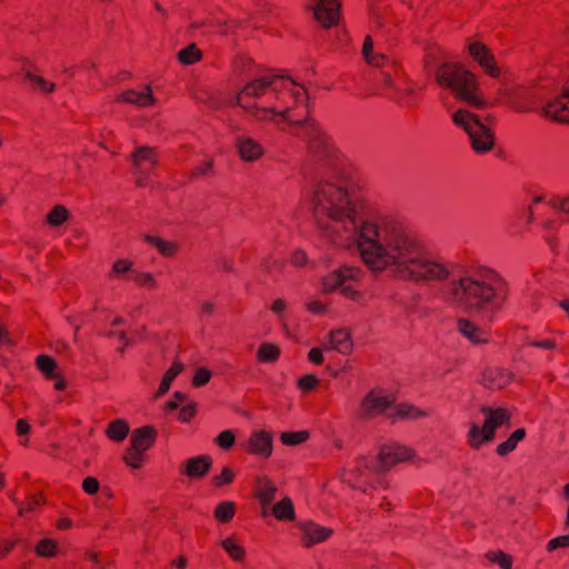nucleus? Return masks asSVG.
Listing matches in <instances>:
<instances>
[{
  "mask_svg": "<svg viewBox=\"0 0 569 569\" xmlns=\"http://www.w3.org/2000/svg\"><path fill=\"white\" fill-rule=\"evenodd\" d=\"M308 97L302 84L277 74L248 81L236 97V104L251 119L273 123L279 130L297 128L308 152L321 162L323 174L306 201L317 213H365L373 211V199L350 177V163L333 141L309 117Z\"/></svg>",
  "mask_w": 569,
  "mask_h": 569,
  "instance_id": "obj_1",
  "label": "nucleus"
},
{
  "mask_svg": "<svg viewBox=\"0 0 569 569\" xmlns=\"http://www.w3.org/2000/svg\"><path fill=\"white\" fill-rule=\"evenodd\" d=\"M439 86L448 88L456 98L467 104L483 109L487 101L481 97L476 76L455 63H442L436 71Z\"/></svg>",
  "mask_w": 569,
  "mask_h": 569,
  "instance_id": "obj_2",
  "label": "nucleus"
},
{
  "mask_svg": "<svg viewBox=\"0 0 569 569\" xmlns=\"http://www.w3.org/2000/svg\"><path fill=\"white\" fill-rule=\"evenodd\" d=\"M360 254L372 271H382L391 266H402L410 256V244L406 240L379 242H359Z\"/></svg>",
  "mask_w": 569,
  "mask_h": 569,
  "instance_id": "obj_3",
  "label": "nucleus"
},
{
  "mask_svg": "<svg viewBox=\"0 0 569 569\" xmlns=\"http://www.w3.org/2000/svg\"><path fill=\"white\" fill-rule=\"evenodd\" d=\"M455 124L467 133L470 146L476 153L483 154L495 147V133L478 116L468 110L459 109L452 113Z\"/></svg>",
  "mask_w": 569,
  "mask_h": 569,
  "instance_id": "obj_4",
  "label": "nucleus"
},
{
  "mask_svg": "<svg viewBox=\"0 0 569 569\" xmlns=\"http://www.w3.org/2000/svg\"><path fill=\"white\" fill-rule=\"evenodd\" d=\"M455 300L467 308L479 309L495 296L493 289L471 278L460 279L452 289Z\"/></svg>",
  "mask_w": 569,
  "mask_h": 569,
  "instance_id": "obj_5",
  "label": "nucleus"
},
{
  "mask_svg": "<svg viewBox=\"0 0 569 569\" xmlns=\"http://www.w3.org/2000/svg\"><path fill=\"white\" fill-rule=\"evenodd\" d=\"M357 278V270L352 267H341L326 273L321 279V290L325 293H340L348 299L357 300L360 291L353 284Z\"/></svg>",
  "mask_w": 569,
  "mask_h": 569,
  "instance_id": "obj_6",
  "label": "nucleus"
},
{
  "mask_svg": "<svg viewBox=\"0 0 569 569\" xmlns=\"http://www.w3.org/2000/svg\"><path fill=\"white\" fill-rule=\"evenodd\" d=\"M482 411L486 415V420L482 428L475 425L469 431V438L473 447H477L486 441H490L495 436L496 428L509 420V415L506 409L485 408Z\"/></svg>",
  "mask_w": 569,
  "mask_h": 569,
  "instance_id": "obj_7",
  "label": "nucleus"
},
{
  "mask_svg": "<svg viewBox=\"0 0 569 569\" xmlns=\"http://www.w3.org/2000/svg\"><path fill=\"white\" fill-rule=\"evenodd\" d=\"M131 161L133 164V173L136 176L137 184L139 187H144L148 176L158 164L156 150L150 147H139L131 154Z\"/></svg>",
  "mask_w": 569,
  "mask_h": 569,
  "instance_id": "obj_8",
  "label": "nucleus"
},
{
  "mask_svg": "<svg viewBox=\"0 0 569 569\" xmlns=\"http://www.w3.org/2000/svg\"><path fill=\"white\" fill-rule=\"evenodd\" d=\"M403 268L418 279L436 280L448 277V271L442 264L429 260L415 259L411 254L405 261Z\"/></svg>",
  "mask_w": 569,
  "mask_h": 569,
  "instance_id": "obj_9",
  "label": "nucleus"
},
{
  "mask_svg": "<svg viewBox=\"0 0 569 569\" xmlns=\"http://www.w3.org/2000/svg\"><path fill=\"white\" fill-rule=\"evenodd\" d=\"M468 51L489 77H500V68L497 64L496 58L485 43L472 41L468 44Z\"/></svg>",
  "mask_w": 569,
  "mask_h": 569,
  "instance_id": "obj_10",
  "label": "nucleus"
},
{
  "mask_svg": "<svg viewBox=\"0 0 569 569\" xmlns=\"http://www.w3.org/2000/svg\"><path fill=\"white\" fill-rule=\"evenodd\" d=\"M339 0H310L309 8L315 19L325 28L336 24L339 20Z\"/></svg>",
  "mask_w": 569,
  "mask_h": 569,
  "instance_id": "obj_11",
  "label": "nucleus"
},
{
  "mask_svg": "<svg viewBox=\"0 0 569 569\" xmlns=\"http://www.w3.org/2000/svg\"><path fill=\"white\" fill-rule=\"evenodd\" d=\"M329 350L337 353L349 356L356 349L353 333L348 328H336L328 335Z\"/></svg>",
  "mask_w": 569,
  "mask_h": 569,
  "instance_id": "obj_12",
  "label": "nucleus"
},
{
  "mask_svg": "<svg viewBox=\"0 0 569 569\" xmlns=\"http://www.w3.org/2000/svg\"><path fill=\"white\" fill-rule=\"evenodd\" d=\"M545 117L561 123H569V91L548 101L543 108Z\"/></svg>",
  "mask_w": 569,
  "mask_h": 569,
  "instance_id": "obj_13",
  "label": "nucleus"
},
{
  "mask_svg": "<svg viewBox=\"0 0 569 569\" xmlns=\"http://www.w3.org/2000/svg\"><path fill=\"white\" fill-rule=\"evenodd\" d=\"M458 331L471 343L485 346L489 342V336L486 330L477 322L461 318L457 321Z\"/></svg>",
  "mask_w": 569,
  "mask_h": 569,
  "instance_id": "obj_14",
  "label": "nucleus"
},
{
  "mask_svg": "<svg viewBox=\"0 0 569 569\" xmlns=\"http://www.w3.org/2000/svg\"><path fill=\"white\" fill-rule=\"evenodd\" d=\"M236 147L239 157L246 162H256L264 154L262 144L251 137H238Z\"/></svg>",
  "mask_w": 569,
  "mask_h": 569,
  "instance_id": "obj_15",
  "label": "nucleus"
},
{
  "mask_svg": "<svg viewBox=\"0 0 569 569\" xmlns=\"http://www.w3.org/2000/svg\"><path fill=\"white\" fill-rule=\"evenodd\" d=\"M272 436L264 431H256L248 439V451L251 455L269 458L272 455Z\"/></svg>",
  "mask_w": 569,
  "mask_h": 569,
  "instance_id": "obj_16",
  "label": "nucleus"
},
{
  "mask_svg": "<svg viewBox=\"0 0 569 569\" xmlns=\"http://www.w3.org/2000/svg\"><path fill=\"white\" fill-rule=\"evenodd\" d=\"M116 101L131 103L139 108H146L154 104L156 99L152 96L151 88L146 86L141 90L130 89L123 91L117 97Z\"/></svg>",
  "mask_w": 569,
  "mask_h": 569,
  "instance_id": "obj_17",
  "label": "nucleus"
},
{
  "mask_svg": "<svg viewBox=\"0 0 569 569\" xmlns=\"http://www.w3.org/2000/svg\"><path fill=\"white\" fill-rule=\"evenodd\" d=\"M415 457V450L410 448H397L395 450H381L378 460L381 468L388 469L399 462L409 461Z\"/></svg>",
  "mask_w": 569,
  "mask_h": 569,
  "instance_id": "obj_18",
  "label": "nucleus"
},
{
  "mask_svg": "<svg viewBox=\"0 0 569 569\" xmlns=\"http://www.w3.org/2000/svg\"><path fill=\"white\" fill-rule=\"evenodd\" d=\"M361 54L367 64L376 68H382L388 64V57L381 51H377L370 36L365 38Z\"/></svg>",
  "mask_w": 569,
  "mask_h": 569,
  "instance_id": "obj_19",
  "label": "nucleus"
},
{
  "mask_svg": "<svg viewBox=\"0 0 569 569\" xmlns=\"http://www.w3.org/2000/svg\"><path fill=\"white\" fill-rule=\"evenodd\" d=\"M156 438V430L152 427L137 429L130 439V447L146 453Z\"/></svg>",
  "mask_w": 569,
  "mask_h": 569,
  "instance_id": "obj_20",
  "label": "nucleus"
},
{
  "mask_svg": "<svg viewBox=\"0 0 569 569\" xmlns=\"http://www.w3.org/2000/svg\"><path fill=\"white\" fill-rule=\"evenodd\" d=\"M303 540L309 547L316 543L325 542L331 536L332 530L328 527L310 522L303 527Z\"/></svg>",
  "mask_w": 569,
  "mask_h": 569,
  "instance_id": "obj_21",
  "label": "nucleus"
},
{
  "mask_svg": "<svg viewBox=\"0 0 569 569\" xmlns=\"http://www.w3.org/2000/svg\"><path fill=\"white\" fill-rule=\"evenodd\" d=\"M271 512L277 520L280 521H295L296 511L293 502L290 498L284 497L279 502L272 506Z\"/></svg>",
  "mask_w": 569,
  "mask_h": 569,
  "instance_id": "obj_22",
  "label": "nucleus"
},
{
  "mask_svg": "<svg viewBox=\"0 0 569 569\" xmlns=\"http://www.w3.org/2000/svg\"><path fill=\"white\" fill-rule=\"evenodd\" d=\"M393 400L389 399L388 397H380L376 395L375 392H369L365 399L362 400V408L367 412H383Z\"/></svg>",
  "mask_w": 569,
  "mask_h": 569,
  "instance_id": "obj_23",
  "label": "nucleus"
},
{
  "mask_svg": "<svg viewBox=\"0 0 569 569\" xmlns=\"http://www.w3.org/2000/svg\"><path fill=\"white\" fill-rule=\"evenodd\" d=\"M211 462L207 457H196L186 463L184 472L189 478L202 477L210 469Z\"/></svg>",
  "mask_w": 569,
  "mask_h": 569,
  "instance_id": "obj_24",
  "label": "nucleus"
},
{
  "mask_svg": "<svg viewBox=\"0 0 569 569\" xmlns=\"http://www.w3.org/2000/svg\"><path fill=\"white\" fill-rule=\"evenodd\" d=\"M34 365L39 372L49 380L51 377H53L59 369L58 362L54 358L48 355H39L34 359Z\"/></svg>",
  "mask_w": 569,
  "mask_h": 569,
  "instance_id": "obj_25",
  "label": "nucleus"
},
{
  "mask_svg": "<svg viewBox=\"0 0 569 569\" xmlns=\"http://www.w3.org/2000/svg\"><path fill=\"white\" fill-rule=\"evenodd\" d=\"M281 349L274 343H262L257 350V359L259 362H274L280 358Z\"/></svg>",
  "mask_w": 569,
  "mask_h": 569,
  "instance_id": "obj_26",
  "label": "nucleus"
},
{
  "mask_svg": "<svg viewBox=\"0 0 569 569\" xmlns=\"http://www.w3.org/2000/svg\"><path fill=\"white\" fill-rule=\"evenodd\" d=\"M177 58L180 63H182L184 66H190V64H193L201 60L202 52L197 47L196 43H191V44L187 46L186 48H183L182 50H180L177 54Z\"/></svg>",
  "mask_w": 569,
  "mask_h": 569,
  "instance_id": "obj_27",
  "label": "nucleus"
},
{
  "mask_svg": "<svg viewBox=\"0 0 569 569\" xmlns=\"http://www.w3.org/2000/svg\"><path fill=\"white\" fill-rule=\"evenodd\" d=\"M129 430V426L126 421L116 420L108 426L106 433L108 438L113 441H122L127 438Z\"/></svg>",
  "mask_w": 569,
  "mask_h": 569,
  "instance_id": "obj_28",
  "label": "nucleus"
},
{
  "mask_svg": "<svg viewBox=\"0 0 569 569\" xmlns=\"http://www.w3.org/2000/svg\"><path fill=\"white\" fill-rule=\"evenodd\" d=\"M34 552L42 558H53L58 552V542L50 538L41 539L36 543Z\"/></svg>",
  "mask_w": 569,
  "mask_h": 569,
  "instance_id": "obj_29",
  "label": "nucleus"
},
{
  "mask_svg": "<svg viewBox=\"0 0 569 569\" xmlns=\"http://www.w3.org/2000/svg\"><path fill=\"white\" fill-rule=\"evenodd\" d=\"M183 370V366L180 362H173L167 370L160 382L158 395H163L170 389L171 381Z\"/></svg>",
  "mask_w": 569,
  "mask_h": 569,
  "instance_id": "obj_30",
  "label": "nucleus"
},
{
  "mask_svg": "<svg viewBox=\"0 0 569 569\" xmlns=\"http://www.w3.org/2000/svg\"><path fill=\"white\" fill-rule=\"evenodd\" d=\"M537 203H545L546 209L560 212L561 197L535 196L528 207V210L533 211L536 209L535 204Z\"/></svg>",
  "mask_w": 569,
  "mask_h": 569,
  "instance_id": "obj_31",
  "label": "nucleus"
},
{
  "mask_svg": "<svg viewBox=\"0 0 569 569\" xmlns=\"http://www.w3.org/2000/svg\"><path fill=\"white\" fill-rule=\"evenodd\" d=\"M236 515V506L233 502L223 501L219 503L214 510V518L222 523L229 522Z\"/></svg>",
  "mask_w": 569,
  "mask_h": 569,
  "instance_id": "obj_32",
  "label": "nucleus"
},
{
  "mask_svg": "<svg viewBox=\"0 0 569 569\" xmlns=\"http://www.w3.org/2000/svg\"><path fill=\"white\" fill-rule=\"evenodd\" d=\"M144 455L146 453L129 447L127 453L123 456V462L128 468L139 470L143 466Z\"/></svg>",
  "mask_w": 569,
  "mask_h": 569,
  "instance_id": "obj_33",
  "label": "nucleus"
},
{
  "mask_svg": "<svg viewBox=\"0 0 569 569\" xmlns=\"http://www.w3.org/2000/svg\"><path fill=\"white\" fill-rule=\"evenodd\" d=\"M222 548L234 560L241 561L244 558L246 551L242 546L233 539L228 538L222 541Z\"/></svg>",
  "mask_w": 569,
  "mask_h": 569,
  "instance_id": "obj_34",
  "label": "nucleus"
},
{
  "mask_svg": "<svg viewBox=\"0 0 569 569\" xmlns=\"http://www.w3.org/2000/svg\"><path fill=\"white\" fill-rule=\"evenodd\" d=\"M525 437V430L523 429H518L516 430L507 441H505L503 443H501L499 447H498V453L503 456V455H507L508 452L512 451L517 443L522 440Z\"/></svg>",
  "mask_w": 569,
  "mask_h": 569,
  "instance_id": "obj_35",
  "label": "nucleus"
},
{
  "mask_svg": "<svg viewBox=\"0 0 569 569\" xmlns=\"http://www.w3.org/2000/svg\"><path fill=\"white\" fill-rule=\"evenodd\" d=\"M360 242H378V226L372 222H363L360 228Z\"/></svg>",
  "mask_w": 569,
  "mask_h": 569,
  "instance_id": "obj_36",
  "label": "nucleus"
},
{
  "mask_svg": "<svg viewBox=\"0 0 569 569\" xmlns=\"http://www.w3.org/2000/svg\"><path fill=\"white\" fill-rule=\"evenodd\" d=\"M282 443L287 446H296L306 442L309 439L308 431L283 432L280 437Z\"/></svg>",
  "mask_w": 569,
  "mask_h": 569,
  "instance_id": "obj_37",
  "label": "nucleus"
},
{
  "mask_svg": "<svg viewBox=\"0 0 569 569\" xmlns=\"http://www.w3.org/2000/svg\"><path fill=\"white\" fill-rule=\"evenodd\" d=\"M276 492L277 488L273 485L266 483L256 492V497L260 500L261 505L266 507L273 500Z\"/></svg>",
  "mask_w": 569,
  "mask_h": 569,
  "instance_id": "obj_38",
  "label": "nucleus"
},
{
  "mask_svg": "<svg viewBox=\"0 0 569 569\" xmlns=\"http://www.w3.org/2000/svg\"><path fill=\"white\" fill-rule=\"evenodd\" d=\"M395 415L400 418L423 417L425 412L410 405H400L396 408Z\"/></svg>",
  "mask_w": 569,
  "mask_h": 569,
  "instance_id": "obj_39",
  "label": "nucleus"
},
{
  "mask_svg": "<svg viewBox=\"0 0 569 569\" xmlns=\"http://www.w3.org/2000/svg\"><path fill=\"white\" fill-rule=\"evenodd\" d=\"M297 385L303 391H311L318 387L319 379L315 375H307L298 379Z\"/></svg>",
  "mask_w": 569,
  "mask_h": 569,
  "instance_id": "obj_40",
  "label": "nucleus"
},
{
  "mask_svg": "<svg viewBox=\"0 0 569 569\" xmlns=\"http://www.w3.org/2000/svg\"><path fill=\"white\" fill-rule=\"evenodd\" d=\"M26 78L29 81L36 83L39 87V89L44 91V92H51L54 89V83L49 82V81H47L46 79H43V78H41L39 76H36V74H32V73L28 72L26 74Z\"/></svg>",
  "mask_w": 569,
  "mask_h": 569,
  "instance_id": "obj_41",
  "label": "nucleus"
},
{
  "mask_svg": "<svg viewBox=\"0 0 569 569\" xmlns=\"http://www.w3.org/2000/svg\"><path fill=\"white\" fill-rule=\"evenodd\" d=\"M234 480V473L229 468H223L221 472L214 478L217 486L230 485Z\"/></svg>",
  "mask_w": 569,
  "mask_h": 569,
  "instance_id": "obj_42",
  "label": "nucleus"
},
{
  "mask_svg": "<svg viewBox=\"0 0 569 569\" xmlns=\"http://www.w3.org/2000/svg\"><path fill=\"white\" fill-rule=\"evenodd\" d=\"M210 377H211V372L208 369L200 368L196 371L193 379H192V383L196 387L206 385L210 380Z\"/></svg>",
  "mask_w": 569,
  "mask_h": 569,
  "instance_id": "obj_43",
  "label": "nucleus"
},
{
  "mask_svg": "<svg viewBox=\"0 0 569 569\" xmlns=\"http://www.w3.org/2000/svg\"><path fill=\"white\" fill-rule=\"evenodd\" d=\"M152 242L160 250V252L164 256L170 257L176 251V247L172 243L166 242L159 238L153 239Z\"/></svg>",
  "mask_w": 569,
  "mask_h": 569,
  "instance_id": "obj_44",
  "label": "nucleus"
},
{
  "mask_svg": "<svg viewBox=\"0 0 569 569\" xmlns=\"http://www.w3.org/2000/svg\"><path fill=\"white\" fill-rule=\"evenodd\" d=\"M490 560L499 563V566L502 569H511V563H512L511 558L509 556H507L506 553H503L502 551H499V552L490 556Z\"/></svg>",
  "mask_w": 569,
  "mask_h": 569,
  "instance_id": "obj_45",
  "label": "nucleus"
},
{
  "mask_svg": "<svg viewBox=\"0 0 569 569\" xmlns=\"http://www.w3.org/2000/svg\"><path fill=\"white\" fill-rule=\"evenodd\" d=\"M99 488H100V485L98 482V480L96 478H92V477H87L83 481H82V489L89 493V495H94L99 491Z\"/></svg>",
  "mask_w": 569,
  "mask_h": 569,
  "instance_id": "obj_46",
  "label": "nucleus"
},
{
  "mask_svg": "<svg viewBox=\"0 0 569 569\" xmlns=\"http://www.w3.org/2000/svg\"><path fill=\"white\" fill-rule=\"evenodd\" d=\"M196 416V406L193 403L182 407L179 411V419L182 422H189Z\"/></svg>",
  "mask_w": 569,
  "mask_h": 569,
  "instance_id": "obj_47",
  "label": "nucleus"
},
{
  "mask_svg": "<svg viewBox=\"0 0 569 569\" xmlns=\"http://www.w3.org/2000/svg\"><path fill=\"white\" fill-rule=\"evenodd\" d=\"M218 443L222 448H230L234 443V435L231 431H222L218 436Z\"/></svg>",
  "mask_w": 569,
  "mask_h": 569,
  "instance_id": "obj_48",
  "label": "nucleus"
},
{
  "mask_svg": "<svg viewBox=\"0 0 569 569\" xmlns=\"http://www.w3.org/2000/svg\"><path fill=\"white\" fill-rule=\"evenodd\" d=\"M132 263L129 260H118L113 263V271L116 273H126L131 269Z\"/></svg>",
  "mask_w": 569,
  "mask_h": 569,
  "instance_id": "obj_49",
  "label": "nucleus"
},
{
  "mask_svg": "<svg viewBox=\"0 0 569 569\" xmlns=\"http://www.w3.org/2000/svg\"><path fill=\"white\" fill-rule=\"evenodd\" d=\"M509 104L517 112H527L529 110L526 103L521 102L516 96L509 98Z\"/></svg>",
  "mask_w": 569,
  "mask_h": 569,
  "instance_id": "obj_50",
  "label": "nucleus"
},
{
  "mask_svg": "<svg viewBox=\"0 0 569 569\" xmlns=\"http://www.w3.org/2000/svg\"><path fill=\"white\" fill-rule=\"evenodd\" d=\"M308 359L316 363V365H320L322 363L323 361V353H322V350L319 349V348H312L309 353H308Z\"/></svg>",
  "mask_w": 569,
  "mask_h": 569,
  "instance_id": "obj_51",
  "label": "nucleus"
},
{
  "mask_svg": "<svg viewBox=\"0 0 569 569\" xmlns=\"http://www.w3.org/2000/svg\"><path fill=\"white\" fill-rule=\"evenodd\" d=\"M49 380H53L54 381V389L56 390H58V391L66 390L67 381H66L64 377L62 376V373H60L59 371L53 377H51Z\"/></svg>",
  "mask_w": 569,
  "mask_h": 569,
  "instance_id": "obj_52",
  "label": "nucleus"
},
{
  "mask_svg": "<svg viewBox=\"0 0 569 569\" xmlns=\"http://www.w3.org/2000/svg\"><path fill=\"white\" fill-rule=\"evenodd\" d=\"M212 168V160H207L202 164H200L198 168L194 169L192 172L193 177L197 176H206Z\"/></svg>",
  "mask_w": 569,
  "mask_h": 569,
  "instance_id": "obj_53",
  "label": "nucleus"
},
{
  "mask_svg": "<svg viewBox=\"0 0 569 569\" xmlns=\"http://www.w3.org/2000/svg\"><path fill=\"white\" fill-rule=\"evenodd\" d=\"M569 546V536H562L559 538H555L549 542V549H556L558 547H568Z\"/></svg>",
  "mask_w": 569,
  "mask_h": 569,
  "instance_id": "obj_54",
  "label": "nucleus"
},
{
  "mask_svg": "<svg viewBox=\"0 0 569 569\" xmlns=\"http://www.w3.org/2000/svg\"><path fill=\"white\" fill-rule=\"evenodd\" d=\"M31 427L26 419H19L16 423V430L19 436H26L29 433Z\"/></svg>",
  "mask_w": 569,
  "mask_h": 569,
  "instance_id": "obj_55",
  "label": "nucleus"
},
{
  "mask_svg": "<svg viewBox=\"0 0 569 569\" xmlns=\"http://www.w3.org/2000/svg\"><path fill=\"white\" fill-rule=\"evenodd\" d=\"M174 400L167 402L166 407L168 410H174L179 407V403L184 400V396L180 392L174 393Z\"/></svg>",
  "mask_w": 569,
  "mask_h": 569,
  "instance_id": "obj_56",
  "label": "nucleus"
},
{
  "mask_svg": "<svg viewBox=\"0 0 569 569\" xmlns=\"http://www.w3.org/2000/svg\"><path fill=\"white\" fill-rule=\"evenodd\" d=\"M67 220V216H47V222L52 227H59Z\"/></svg>",
  "mask_w": 569,
  "mask_h": 569,
  "instance_id": "obj_57",
  "label": "nucleus"
},
{
  "mask_svg": "<svg viewBox=\"0 0 569 569\" xmlns=\"http://www.w3.org/2000/svg\"><path fill=\"white\" fill-rule=\"evenodd\" d=\"M271 309L276 313H281L286 309V302L281 299H278V300L273 301Z\"/></svg>",
  "mask_w": 569,
  "mask_h": 569,
  "instance_id": "obj_58",
  "label": "nucleus"
},
{
  "mask_svg": "<svg viewBox=\"0 0 569 569\" xmlns=\"http://www.w3.org/2000/svg\"><path fill=\"white\" fill-rule=\"evenodd\" d=\"M381 82L385 88H392L393 87V80L389 72H382L381 73Z\"/></svg>",
  "mask_w": 569,
  "mask_h": 569,
  "instance_id": "obj_59",
  "label": "nucleus"
},
{
  "mask_svg": "<svg viewBox=\"0 0 569 569\" xmlns=\"http://www.w3.org/2000/svg\"><path fill=\"white\" fill-rule=\"evenodd\" d=\"M309 310L313 311V312H325L326 311V306L320 303V302H312L309 305Z\"/></svg>",
  "mask_w": 569,
  "mask_h": 569,
  "instance_id": "obj_60",
  "label": "nucleus"
},
{
  "mask_svg": "<svg viewBox=\"0 0 569 569\" xmlns=\"http://www.w3.org/2000/svg\"><path fill=\"white\" fill-rule=\"evenodd\" d=\"M560 212L569 213V196L561 197Z\"/></svg>",
  "mask_w": 569,
  "mask_h": 569,
  "instance_id": "obj_61",
  "label": "nucleus"
},
{
  "mask_svg": "<svg viewBox=\"0 0 569 569\" xmlns=\"http://www.w3.org/2000/svg\"><path fill=\"white\" fill-rule=\"evenodd\" d=\"M49 213H68V209L62 204H57L53 207V209Z\"/></svg>",
  "mask_w": 569,
  "mask_h": 569,
  "instance_id": "obj_62",
  "label": "nucleus"
},
{
  "mask_svg": "<svg viewBox=\"0 0 569 569\" xmlns=\"http://www.w3.org/2000/svg\"><path fill=\"white\" fill-rule=\"evenodd\" d=\"M71 525V521L68 519H63L59 522V528H69Z\"/></svg>",
  "mask_w": 569,
  "mask_h": 569,
  "instance_id": "obj_63",
  "label": "nucleus"
},
{
  "mask_svg": "<svg viewBox=\"0 0 569 569\" xmlns=\"http://www.w3.org/2000/svg\"><path fill=\"white\" fill-rule=\"evenodd\" d=\"M560 306H561V308H562L563 310H566V311H567V313L569 315V300H563V301H561Z\"/></svg>",
  "mask_w": 569,
  "mask_h": 569,
  "instance_id": "obj_64",
  "label": "nucleus"
}]
</instances>
